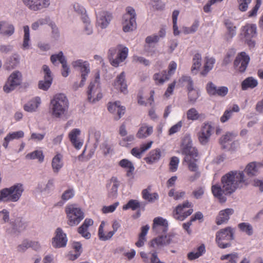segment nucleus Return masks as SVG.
Returning <instances> with one entry per match:
<instances>
[{
	"mask_svg": "<svg viewBox=\"0 0 263 263\" xmlns=\"http://www.w3.org/2000/svg\"><path fill=\"white\" fill-rule=\"evenodd\" d=\"M246 181L243 171H230L222 176L221 185L216 184L212 186V194L220 202L224 203L227 201L226 196L231 195L241 187Z\"/></svg>",
	"mask_w": 263,
	"mask_h": 263,
	"instance_id": "obj_1",
	"label": "nucleus"
},
{
	"mask_svg": "<svg viewBox=\"0 0 263 263\" xmlns=\"http://www.w3.org/2000/svg\"><path fill=\"white\" fill-rule=\"evenodd\" d=\"M69 101L64 93H57L50 101L49 111L51 116L55 118H61L68 112Z\"/></svg>",
	"mask_w": 263,
	"mask_h": 263,
	"instance_id": "obj_2",
	"label": "nucleus"
},
{
	"mask_svg": "<svg viewBox=\"0 0 263 263\" xmlns=\"http://www.w3.org/2000/svg\"><path fill=\"white\" fill-rule=\"evenodd\" d=\"M182 153L185 155L184 160L187 163L189 170L197 172L198 166L196 161L198 152L197 149L192 146V141L189 135H185L182 139Z\"/></svg>",
	"mask_w": 263,
	"mask_h": 263,
	"instance_id": "obj_3",
	"label": "nucleus"
},
{
	"mask_svg": "<svg viewBox=\"0 0 263 263\" xmlns=\"http://www.w3.org/2000/svg\"><path fill=\"white\" fill-rule=\"evenodd\" d=\"M24 191V185L21 183L14 184L9 187L0 190V202H15L18 201Z\"/></svg>",
	"mask_w": 263,
	"mask_h": 263,
	"instance_id": "obj_4",
	"label": "nucleus"
},
{
	"mask_svg": "<svg viewBox=\"0 0 263 263\" xmlns=\"http://www.w3.org/2000/svg\"><path fill=\"white\" fill-rule=\"evenodd\" d=\"M234 230L227 227L218 231L215 235V242L219 248L226 249L232 246L231 241L234 239Z\"/></svg>",
	"mask_w": 263,
	"mask_h": 263,
	"instance_id": "obj_5",
	"label": "nucleus"
},
{
	"mask_svg": "<svg viewBox=\"0 0 263 263\" xmlns=\"http://www.w3.org/2000/svg\"><path fill=\"white\" fill-rule=\"evenodd\" d=\"M128 49L122 45L111 48L108 51V59L111 65L118 67L127 57Z\"/></svg>",
	"mask_w": 263,
	"mask_h": 263,
	"instance_id": "obj_6",
	"label": "nucleus"
},
{
	"mask_svg": "<svg viewBox=\"0 0 263 263\" xmlns=\"http://www.w3.org/2000/svg\"><path fill=\"white\" fill-rule=\"evenodd\" d=\"M65 213L67 218V223L73 227L79 224L84 218V213L77 204H71L65 208Z\"/></svg>",
	"mask_w": 263,
	"mask_h": 263,
	"instance_id": "obj_7",
	"label": "nucleus"
},
{
	"mask_svg": "<svg viewBox=\"0 0 263 263\" xmlns=\"http://www.w3.org/2000/svg\"><path fill=\"white\" fill-rule=\"evenodd\" d=\"M71 65L75 69H78L81 72V80L79 84L77 82L73 85V88L77 89L79 87L84 86L90 69L89 63L81 59L77 60L72 62Z\"/></svg>",
	"mask_w": 263,
	"mask_h": 263,
	"instance_id": "obj_8",
	"label": "nucleus"
},
{
	"mask_svg": "<svg viewBox=\"0 0 263 263\" xmlns=\"http://www.w3.org/2000/svg\"><path fill=\"white\" fill-rule=\"evenodd\" d=\"M126 13L123 16V30L128 32L136 28V12L132 7H128L126 9Z\"/></svg>",
	"mask_w": 263,
	"mask_h": 263,
	"instance_id": "obj_9",
	"label": "nucleus"
},
{
	"mask_svg": "<svg viewBox=\"0 0 263 263\" xmlns=\"http://www.w3.org/2000/svg\"><path fill=\"white\" fill-rule=\"evenodd\" d=\"M193 212L192 203L185 201L182 204H179L174 210L173 214L175 219L183 221Z\"/></svg>",
	"mask_w": 263,
	"mask_h": 263,
	"instance_id": "obj_10",
	"label": "nucleus"
},
{
	"mask_svg": "<svg viewBox=\"0 0 263 263\" xmlns=\"http://www.w3.org/2000/svg\"><path fill=\"white\" fill-rule=\"evenodd\" d=\"M176 234L174 233H168L166 234L160 235L156 237L151 240L150 242V247L158 250L161 248L169 245L172 242H174V238Z\"/></svg>",
	"mask_w": 263,
	"mask_h": 263,
	"instance_id": "obj_11",
	"label": "nucleus"
},
{
	"mask_svg": "<svg viewBox=\"0 0 263 263\" xmlns=\"http://www.w3.org/2000/svg\"><path fill=\"white\" fill-rule=\"evenodd\" d=\"M22 78V74L20 71L16 70L12 73L4 86V91L9 93L14 90L17 86L21 84Z\"/></svg>",
	"mask_w": 263,
	"mask_h": 263,
	"instance_id": "obj_12",
	"label": "nucleus"
},
{
	"mask_svg": "<svg viewBox=\"0 0 263 263\" xmlns=\"http://www.w3.org/2000/svg\"><path fill=\"white\" fill-rule=\"evenodd\" d=\"M54 236L52 238L51 244L54 248H61L66 247L68 239L61 228H58L54 233Z\"/></svg>",
	"mask_w": 263,
	"mask_h": 263,
	"instance_id": "obj_13",
	"label": "nucleus"
},
{
	"mask_svg": "<svg viewBox=\"0 0 263 263\" xmlns=\"http://www.w3.org/2000/svg\"><path fill=\"white\" fill-rule=\"evenodd\" d=\"M8 226L6 228V231L8 234L17 235L25 229L26 224L22 218L18 217L14 220L11 219Z\"/></svg>",
	"mask_w": 263,
	"mask_h": 263,
	"instance_id": "obj_14",
	"label": "nucleus"
},
{
	"mask_svg": "<svg viewBox=\"0 0 263 263\" xmlns=\"http://www.w3.org/2000/svg\"><path fill=\"white\" fill-rule=\"evenodd\" d=\"M213 130L214 127L210 123L207 122L202 124L198 133V140L201 144L205 145L209 141Z\"/></svg>",
	"mask_w": 263,
	"mask_h": 263,
	"instance_id": "obj_15",
	"label": "nucleus"
},
{
	"mask_svg": "<svg viewBox=\"0 0 263 263\" xmlns=\"http://www.w3.org/2000/svg\"><path fill=\"white\" fill-rule=\"evenodd\" d=\"M152 229L157 234L166 233L168 229L167 220L162 217H155L153 220Z\"/></svg>",
	"mask_w": 263,
	"mask_h": 263,
	"instance_id": "obj_16",
	"label": "nucleus"
},
{
	"mask_svg": "<svg viewBox=\"0 0 263 263\" xmlns=\"http://www.w3.org/2000/svg\"><path fill=\"white\" fill-rule=\"evenodd\" d=\"M22 1L29 9L33 11L46 8L50 5L49 0H22Z\"/></svg>",
	"mask_w": 263,
	"mask_h": 263,
	"instance_id": "obj_17",
	"label": "nucleus"
},
{
	"mask_svg": "<svg viewBox=\"0 0 263 263\" xmlns=\"http://www.w3.org/2000/svg\"><path fill=\"white\" fill-rule=\"evenodd\" d=\"M42 69L44 72V80L39 81L38 87L40 89L46 91L50 87L53 79L51 70L47 65H44Z\"/></svg>",
	"mask_w": 263,
	"mask_h": 263,
	"instance_id": "obj_18",
	"label": "nucleus"
},
{
	"mask_svg": "<svg viewBox=\"0 0 263 263\" xmlns=\"http://www.w3.org/2000/svg\"><path fill=\"white\" fill-rule=\"evenodd\" d=\"M105 223L104 221H102L98 230L99 238L102 241H106L110 239L120 227V223L116 220L114 221L112 225L113 231L107 232V235H104V227L105 226Z\"/></svg>",
	"mask_w": 263,
	"mask_h": 263,
	"instance_id": "obj_19",
	"label": "nucleus"
},
{
	"mask_svg": "<svg viewBox=\"0 0 263 263\" xmlns=\"http://www.w3.org/2000/svg\"><path fill=\"white\" fill-rule=\"evenodd\" d=\"M249 61V56L246 52H241L236 58L234 65L236 70L240 72H243L246 70Z\"/></svg>",
	"mask_w": 263,
	"mask_h": 263,
	"instance_id": "obj_20",
	"label": "nucleus"
},
{
	"mask_svg": "<svg viewBox=\"0 0 263 263\" xmlns=\"http://www.w3.org/2000/svg\"><path fill=\"white\" fill-rule=\"evenodd\" d=\"M112 19V15L107 11H102L97 14L96 26L101 29L107 27Z\"/></svg>",
	"mask_w": 263,
	"mask_h": 263,
	"instance_id": "obj_21",
	"label": "nucleus"
},
{
	"mask_svg": "<svg viewBox=\"0 0 263 263\" xmlns=\"http://www.w3.org/2000/svg\"><path fill=\"white\" fill-rule=\"evenodd\" d=\"M108 110L113 114L117 113V115L115 117V119L118 120L124 114L125 107L121 106L120 102L116 101L113 103L110 102L108 103Z\"/></svg>",
	"mask_w": 263,
	"mask_h": 263,
	"instance_id": "obj_22",
	"label": "nucleus"
},
{
	"mask_svg": "<svg viewBox=\"0 0 263 263\" xmlns=\"http://www.w3.org/2000/svg\"><path fill=\"white\" fill-rule=\"evenodd\" d=\"M234 213V210L231 208H227L219 211L216 218V223L217 225L227 223L230 219V216Z\"/></svg>",
	"mask_w": 263,
	"mask_h": 263,
	"instance_id": "obj_23",
	"label": "nucleus"
},
{
	"mask_svg": "<svg viewBox=\"0 0 263 263\" xmlns=\"http://www.w3.org/2000/svg\"><path fill=\"white\" fill-rule=\"evenodd\" d=\"M119 183L117 178L112 177L106 184L108 191V197L110 199H115L117 197L118 189Z\"/></svg>",
	"mask_w": 263,
	"mask_h": 263,
	"instance_id": "obj_24",
	"label": "nucleus"
},
{
	"mask_svg": "<svg viewBox=\"0 0 263 263\" xmlns=\"http://www.w3.org/2000/svg\"><path fill=\"white\" fill-rule=\"evenodd\" d=\"M15 31L14 25L7 21H0V35L3 36L10 37Z\"/></svg>",
	"mask_w": 263,
	"mask_h": 263,
	"instance_id": "obj_25",
	"label": "nucleus"
},
{
	"mask_svg": "<svg viewBox=\"0 0 263 263\" xmlns=\"http://www.w3.org/2000/svg\"><path fill=\"white\" fill-rule=\"evenodd\" d=\"M81 134L79 128H74L68 134V138L73 146L77 149H80L83 145V142L79 140L78 137Z\"/></svg>",
	"mask_w": 263,
	"mask_h": 263,
	"instance_id": "obj_26",
	"label": "nucleus"
},
{
	"mask_svg": "<svg viewBox=\"0 0 263 263\" xmlns=\"http://www.w3.org/2000/svg\"><path fill=\"white\" fill-rule=\"evenodd\" d=\"M152 186L149 185L147 188L142 190L141 195L142 198L149 203H154L158 200L159 196L156 192L151 193Z\"/></svg>",
	"mask_w": 263,
	"mask_h": 263,
	"instance_id": "obj_27",
	"label": "nucleus"
},
{
	"mask_svg": "<svg viewBox=\"0 0 263 263\" xmlns=\"http://www.w3.org/2000/svg\"><path fill=\"white\" fill-rule=\"evenodd\" d=\"M242 32L245 40L251 39L257 35V27L254 24H247L242 28Z\"/></svg>",
	"mask_w": 263,
	"mask_h": 263,
	"instance_id": "obj_28",
	"label": "nucleus"
},
{
	"mask_svg": "<svg viewBox=\"0 0 263 263\" xmlns=\"http://www.w3.org/2000/svg\"><path fill=\"white\" fill-rule=\"evenodd\" d=\"M114 85L115 88L119 90L121 92L124 93L127 92V84L125 82V74L124 72H122L117 76Z\"/></svg>",
	"mask_w": 263,
	"mask_h": 263,
	"instance_id": "obj_29",
	"label": "nucleus"
},
{
	"mask_svg": "<svg viewBox=\"0 0 263 263\" xmlns=\"http://www.w3.org/2000/svg\"><path fill=\"white\" fill-rule=\"evenodd\" d=\"M24 136V133L22 130L11 132L8 133L4 138L3 142V146L5 148H7L10 142L13 140H17L23 138Z\"/></svg>",
	"mask_w": 263,
	"mask_h": 263,
	"instance_id": "obj_30",
	"label": "nucleus"
},
{
	"mask_svg": "<svg viewBox=\"0 0 263 263\" xmlns=\"http://www.w3.org/2000/svg\"><path fill=\"white\" fill-rule=\"evenodd\" d=\"M41 103V100L39 97H35L29 100L24 106V109L27 112H34L36 111Z\"/></svg>",
	"mask_w": 263,
	"mask_h": 263,
	"instance_id": "obj_31",
	"label": "nucleus"
},
{
	"mask_svg": "<svg viewBox=\"0 0 263 263\" xmlns=\"http://www.w3.org/2000/svg\"><path fill=\"white\" fill-rule=\"evenodd\" d=\"M20 61V55L16 53H13L7 59L4 67L7 70L14 69L19 64Z\"/></svg>",
	"mask_w": 263,
	"mask_h": 263,
	"instance_id": "obj_32",
	"label": "nucleus"
},
{
	"mask_svg": "<svg viewBox=\"0 0 263 263\" xmlns=\"http://www.w3.org/2000/svg\"><path fill=\"white\" fill-rule=\"evenodd\" d=\"M63 165V156L58 153L53 157L51 161V166L53 172L58 173Z\"/></svg>",
	"mask_w": 263,
	"mask_h": 263,
	"instance_id": "obj_33",
	"label": "nucleus"
},
{
	"mask_svg": "<svg viewBox=\"0 0 263 263\" xmlns=\"http://www.w3.org/2000/svg\"><path fill=\"white\" fill-rule=\"evenodd\" d=\"M259 164V162H252L248 164L245 170L246 174L250 177L256 175L259 168L262 167Z\"/></svg>",
	"mask_w": 263,
	"mask_h": 263,
	"instance_id": "obj_34",
	"label": "nucleus"
},
{
	"mask_svg": "<svg viewBox=\"0 0 263 263\" xmlns=\"http://www.w3.org/2000/svg\"><path fill=\"white\" fill-rule=\"evenodd\" d=\"M152 144L153 141H151L147 143L141 145L140 147H134L131 150V154L135 157L140 158L142 154L150 148Z\"/></svg>",
	"mask_w": 263,
	"mask_h": 263,
	"instance_id": "obj_35",
	"label": "nucleus"
},
{
	"mask_svg": "<svg viewBox=\"0 0 263 263\" xmlns=\"http://www.w3.org/2000/svg\"><path fill=\"white\" fill-rule=\"evenodd\" d=\"M161 156V152L159 148L152 150L148 156L145 158V161L147 163L152 164L159 160Z\"/></svg>",
	"mask_w": 263,
	"mask_h": 263,
	"instance_id": "obj_36",
	"label": "nucleus"
},
{
	"mask_svg": "<svg viewBox=\"0 0 263 263\" xmlns=\"http://www.w3.org/2000/svg\"><path fill=\"white\" fill-rule=\"evenodd\" d=\"M170 77L167 75L166 70H163L156 73L153 76V79L157 85H162L165 82L168 81Z\"/></svg>",
	"mask_w": 263,
	"mask_h": 263,
	"instance_id": "obj_37",
	"label": "nucleus"
},
{
	"mask_svg": "<svg viewBox=\"0 0 263 263\" xmlns=\"http://www.w3.org/2000/svg\"><path fill=\"white\" fill-rule=\"evenodd\" d=\"M235 136V134L231 133H227L222 136L220 139V143L222 148L224 149L230 148V142Z\"/></svg>",
	"mask_w": 263,
	"mask_h": 263,
	"instance_id": "obj_38",
	"label": "nucleus"
},
{
	"mask_svg": "<svg viewBox=\"0 0 263 263\" xmlns=\"http://www.w3.org/2000/svg\"><path fill=\"white\" fill-rule=\"evenodd\" d=\"M224 25L227 30V39L233 38L236 33V27L234 23L229 20L224 21Z\"/></svg>",
	"mask_w": 263,
	"mask_h": 263,
	"instance_id": "obj_39",
	"label": "nucleus"
},
{
	"mask_svg": "<svg viewBox=\"0 0 263 263\" xmlns=\"http://www.w3.org/2000/svg\"><path fill=\"white\" fill-rule=\"evenodd\" d=\"M119 165L122 168L127 170L126 175L127 176L129 177L133 174L135 167L131 161L127 159H123L119 161Z\"/></svg>",
	"mask_w": 263,
	"mask_h": 263,
	"instance_id": "obj_40",
	"label": "nucleus"
},
{
	"mask_svg": "<svg viewBox=\"0 0 263 263\" xmlns=\"http://www.w3.org/2000/svg\"><path fill=\"white\" fill-rule=\"evenodd\" d=\"M258 84L256 79L253 77H249L245 79L241 83V89L243 90L248 88H253Z\"/></svg>",
	"mask_w": 263,
	"mask_h": 263,
	"instance_id": "obj_41",
	"label": "nucleus"
},
{
	"mask_svg": "<svg viewBox=\"0 0 263 263\" xmlns=\"http://www.w3.org/2000/svg\"><path fill=\"white\" fill-rule=\"evenodd\" d=\"M153 132L152 126L144 125L141 126L137 133V137L139 138H145L151 135Z\"/></svg>",
	"mask_w": 263,
	"mask_h": 263,
	"instance_id": "obj_42",
	"label": "nucleus"
},
{
	"mask_svg": "<svg viewBox=\"0 0 263 263\" xmlns=\"http://www.w3.org/2000/svg\"><path fill=\"white\" fill-rule=\"evenodd\" d=\"M189 102L191 104H194L199 97L198 90L194 88L193 86H187Z\"/></svg>",
	"mask_w": 263,
	"mask_h": 263,
	"instance_id": "obj_43",
	"label": "nucleus"
},
{
	"mask_svg": "<svg viewBox=\"0 0 263 263\" xmlns=\"http://www.w3.org/2000/svg\"><path fill=\"white\" fill-rule=\"evenodd\" d=\"M201 55L196 53L193 59V65L191 71L193 73L196 74L201 66Z\"/></svg>",
	"mask_w": 263,
	"mask_h": 263,
	"instance_id": "obj_44",
	"label": "nucleus"
},
{
	"mask_svg": "<svg viewBox=\"0 0 263 263\" xmlns=\"http://www.w3.org/2000/svg\"><path fill=\"white\" fill-rule=\"evenodd\" d=\"M24 31V36H23V48L24 50H26L29 48L30 45V29L28 25L24 26L23 27Z\"/></svg>",
	"mask_w": 263,
	"mask_h": 263,
	"instance_id": "obj_45",
	"label": "nucleus"
},
{
	"mask_svg": "<svg viewBox=\"0 0 263 263\" xmlns=\"http://www.w3.org/2000/svg\"><path fill=\"white\" fill-rule=\"evenodd\" d=\"M26 158L30 160L37 159L40 162H43L44 160V156L42 151L36 150L28 153L26 156Z\"/></svg>",
	"mask_w": 263,
	"mask_h": 263,
	"instance_id": "obj_46",
	"label": "nucleus"
},
{
	"mask_svg": "<svg viewBox=\"0 0 263 263\" xmlns=\"http://www.w3.org/2000/svg\"><path fill=\"white\" fill-rule=\"evenodd\" d=\"M74 11L79 15H81L83 22H86L88 20V16L86 14L85 9L80 4L76 3L73 5Z\"/></svg>",
	"mask_w": 263,
	"mask_h": 263,
	"instance_id": "obj_47",
	"label": "nucleus"
},
{
	"mask_svg": "<svg viewBox=\"0 0 263 263\" xmlns=\"http://www.w3.org/2000/svg\"><path fill=\"white\" fill-rule=\"evenodd\" d=\"M88 136L90 139H94L96 142L94 144L95 147L98 146L100 142L101 133L100 131L97 130L95 128H90L88 130Z\"/></svg>",
	"mask_w": 263,
	"mask_h": 263,
	"instance_id": "obj_48",
	"label": "nucleus"
},
{
	"mask_svg": "<svg viewBox=\"0 0 263 263\" xmlns=\"http://www.w3.org/2000/svg\"><path fill=\"white\" fill-rule=\"evenodd\" d=\"M99 79H100V74L98 72L96 73L95 76V80L93 82H90L88 90V99L91 100V94L92 91H93V88H95V90H97L98 89V86H99Z\"/></svg>",
	"mask_w": 263,
	"mask_h": 263,
	"instance_id": "obj_49",
	"label": "nucleus"
},
{
	"mask_svg": "<svg viewBox=\"0 0 263 263\" xmlns=\"http://www.w3.org/2000/svg\"><path fill=\"white\" fill-rule=\"evenodd\" d=\"M215 63V60L213 58H205V62L204 65V69L201 72L203 76H205L210 70H211Z\"/></svg>",
	"mask_w": 263,
	"mask_h": 263,
	"instance_id": "obj_50",
	"label": "nucleus"
},
{
	"mask_svg": "<svg viewBox=\"0 0 263 263\" xmlns=\"http://www.w3.org/2000/svg\"><path fill=\"white\" fill-rule=\"evenodd\" d=\"M186 116L188 120H191L193 121L198 120L200 117L198 111L194 107H192L187 110L186 112Z\"/></svg>",
	"mask_w": 263,
	"mask_h": 263,
	"instance_id": "obj_51",
	"label": "nucleus"
},
{
	"mask_svg": "<svg viewBox=\"0 0 263 263\" xmlns=\"http://www.w3.org/2000/svg\"><path fill=\"white\" fill-rule=\"evenodd\" d=\"M238 228L241 232L246 233L249 236L252 235L253 233V227L248 222L240 223L238 224Z\"/></svg>",
	"mask_w": 263,
	"mask_h": 263,
	"instance_id": "obj_52",
	"label": "nucleus"
},
{
	"mask_svg": "<svg viewBox=\"0 0 263 263\" xmlns=\"http://www.w3.org/2000/svg\"><path fill=\"white\" fill-rule=\"evenodd\" d=\"M49 16H45V17L40 18L35 22H33L31 25V28L33 30H37L41 26L48 24L49 22Z\"/></svg>",
	"mask_w": 263,
	"mask_h": 263,
	"instance_id": "obj_53",
	"label": "nucleus"
},
{
	"mask_svg": "<svg viewBox=\"0 0 263 263\" xmlns=\"http://www.w3.org/2000/svg\"><path fill=\"white\" fill-rule=\"evenodd\" d=\"M38 188L41 192L50 193L54 188V180L51 178L48 180L45 187H42L41 184H39Z\"/></svg>",
	"mask_w": 263,
	"mask_h": 263,
	"instance_id": "obj_54",
	"label": "nucleus"
},
{
	"mask_svg": "<svg viewBox=\"0 0 263 263\" xmlns=\"http://www.w3.org/2000/svg\"><path fill=\"white\" fill-rule=\"evenodd\" d=\"M140 203L137 200L130 199L128 202L123 206V210H127L128 209H132L135 211L140 208Z\"/></svg>",
	"mask_w": 263,
	"mask_h": 263,
	"instance_id": "obj_55",
	"label": "nucleus"
},
{
	"mask_svg": "<svg viewBox=\"0 0 263 263\" xmlns=\"http://www.w3.org/2000/svg\"><path fill=\"white\" fill-rule=\"evenodd\" d=\"M185 195L184 191L176 192L175 189L173 188L168 192V195L170 197H173L175 200H178L182 198Z\"/></svg>",
	"mask_w": 263,
	"mask_h": 263,
	"instance_id": "obj_56",
	"label": "nucleus"
},
{
	"mask_svg": "<svg viewBox=\"0 0 263 263\" xmlns=\"http://www.w3.org/2000/svg\"><path fill=\"white\" fill-rule=\"evenodd\" d=\"M75 194L74 190L73 188H69L65 190L61 196V199L64 202H66L69 199L72 198Z\"/></svg>",
	"mask_w": 263,
	"mask_h": 263,
	"instance_id": "obj_57",
	"label": "nucleus"
},
{
	"mask_svg": "<svg viewBox=\"0 0 263 263\" xmlns=\"http://www.w3.org/2000/svg\"><path fill=\"white\" fill-rule=\"evenodd\" d=\"M10 213L8 210L3 209L0 211V223L4 224L10 222Z\"/></svg>",
	"mask_w": 263,
	"mask_h": 263,
	"instance_id": "obj_58",
	"label": "nucleus"
},
{
	"mask_svg": "<svg viewBox=\"0 0 263 263\" xmlns=\"http://www.w3.org/2000/svg\"><path fill=\"white\" fill-rule=\"evenodd\" d=\"M65 57L64 56L63 53L62 51L59 52L57 54H52L50 57V60L52 63L54 65H56L57 62L59 61L60 63L62 64V62H64L66 60Z\"/></svg>",
	"mask_w": 263,
	"mask_h": 263,
	"instance_id": "obj_59",
	"label": "nucleus"
},
{
	"mask_svg": "<svg viewBox=\"0 0 263 263\" xmlns=\"http://www.w3.org/2000/svg\"><path fill=\"white\" fill-rule=\"evenodd\" d=\"M135 139L134 136L133 135H129L123 138L120 140L119 144L122 146L128 147L130 143L133 142Z\"/></svg>",
	"mask_w": 263,
	"mask_h": 263,
	"instance_id": "obj_60",
	"label": "nucleus"
},
{
	"mask_svg": "<svg viewBox=\"0 0 263 263\" xmlns=\"http://www.w3.org/2000/svg\"><path fill=\"white\" fill-rule=\"evenodd\" d=\"M100 149L104 156H107L112 152L111 145L107 141H104L101 144Z\"/></svg>",
	"mask_w": 263,
	"mask_h": 263,
	"instance_id": "obj_61",
	"label": "nucleus"
},
{
	"mask_svg": "<svg viewBox=\"0 0 263 263\" xmlns=\"http://www.w3.org/2000/svg\"><path fill=\"white\" fill-rule=\"evenodd\" d=\"M48 25L51 28L52 37L55 39H58L60 36L59 29L54 22L51 20L50 18H49V22L48 23Z\"/></svg>",
	"mask_w": 263,
	"mask_h": 263,
	"instance_id": "obj_62",
	"label": "nucleus"
},
{
	"mask_svg": "<svg viewBox=\"0 0 263 263\" xmlns=\"http://www.w3.org/2000/svg\"><path fill=\"white\" fill-rule=\"evenodd\" d=\"M102 98V94L100 92V87L98 86V89L97 90H95V88H93V91L91 94V100H90L88 98V100L92 103H95L96 101H99Z\"/></svg>",
	"mask_w": 263,
	"mask_h": 263,
	"instance_id": "obj_63",
	"label": "nucleus"
},
{
	"mask_svg": "<svg viewBox=\"0 0 263 263\" xmlns=\"http://www.w3.org/2000/svg\"><path fill=\"white\" fill-rule=\"evenodd\" d=\"M179 163V159L177 157L174 156L172 157L170 162V170L173 172L176 171Z\"/></svg>",
	"mask_w": 263,
	"mask_h": 263,
	"instance_id": "obj_64",
	"label": "nucleus"
}]
</instances>
